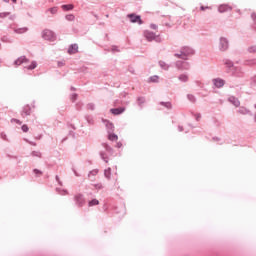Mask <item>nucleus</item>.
<instances>
[{"instance_id": "423d86ee", "label": "nucleus", "mask_w": 256, "mask_h": 256, "mask_svg": "<svg viewBox=\"0 0 256 256\" xmlns=\"http://www.w3.org/2000/svg\"><path fill=\"white\" fill-rule=\"evenodd\" d=\"M125 112V107H120V108H112L110 110V113L112 115H121V113H124Z\"/></svg>"}, {"instance_id": "2eb2a0df", "label": "nucleus", "mask_w": 256, "mask_h": 256, "mask_svg": "<svg viewBox=\"0 0 256 256\" xmlns=\"http://www.w3.org/2000/svg\"><path fill=\"white\" fill-rule=\"evenodd\" d=\"M230 101L233 103V105H235V107H239V105H241L237 98H230Z\"/></svg>"}, {"instance_id": "4be33fe9", "label": "nucleus", "mask_w": 256, "mask_h": 256, "mask_svg": "<svg viewBox=\"0 0 256 256\" xmlns=\"http://www.w3.org/2000/svg\"><path fill=\"white\" fill-rule=\"evenodd\" d=\"M26 32H27V28H20L16 30V33H26Z\"/></svg>"}, {"instance_id": "f8f14e48", "label": "nucleus", "mask_w": 256, "mask_h": 256, "mask_svg": "<svg viewBox=\"0 0 256 256\" xmlns=\"http://www.w3.org/2000/svg\"><path fill=\"white\" fill-rule=\"evenodd\" d=\"M214 85L215 87H223V85H225V81L221 80V79H215L214 80Z\"/></svg>"}, {"instance_id": "9b49d317", "label": "nucleus", "mask_w": 256, "mask_h": 256, "mask_svg": "<svg viewBox=\"0 0 256 256\" xmlns=\"http://www.w3.org/2000/svg\"><path fill=\"white\" fill-rule=\"evenodd\" d=\"M178 79L179 81H182V83H187V81H189V76L187 74H181Z\"/></svg>"}, {"instance_id": "6ab92c4d", "label": "nucleus", "mask_w": 256, "mask_h": 256, "mask_svg": "<svg viewBox=\"0 0 256 256\" xmlns=\"http://www.w3.org/2000/svg\"><path fill=\"white\" fill-rule=\"evenodd\" d=\"M67 21H75V16L73 14H69L66 16Z\"/></svg>"}, {"instance_id": "f3484780", "label": "nucleus", "mask_w": 256, "mask_h": 256, "mask_svg": "<svg viewBox=\"0 0 256 256\" xmlns=\"http://www.w3.org/2000/svg\"><path fill=\"white\" fill-rule=\"evenodd\" d=\"M89 207H94V205H99V200L93 199L88 203Z\"/></svg>"}, {"instance_id": "1a4fd4ad", "label": "nucleus", "mask_w": 256, "mask_h": 256, "mask_svg": "<svg viewBox=\"0 0 256 256\" xmlns=\"http://www.w3.org/2000/svg\"><path fill=\"white\" fill-rule=\"evenodd\" d=\"M14 63L15 65H23V63H29V60L25 56H22L18 58Z\"/></svg>"}, {"instance_id": "cd10ccee", "label": "nucleus", "mask_w": 256, "mask_h": 256, "mask_svg": "<svg viewBox=\"0 0 256 256\" xmlns=\"http://www.w3.org/2000/svg\"><path fill=\"white\" fill-rule=\"evenodd\" d=\"M12 123H17L18 125H21L20 120H17V119H13V120H12Z\"/></svg>"}, {"instance_id": "dca6fc26", "label": "nucleus", "mask_w": 256, "mask_h": 256, "mask_svg": "<svg viewBox=\"0 0 256 256\" xmlns=\"http://www.w3.org/2000/svg\"><path fill=\"white\" fill-rule=\"evenodd\" d=\"M104 175L107 179H111V168L106 169Z\"/></svg>"}, {"instance_id": "7c9ffc66", "label": "nucleus", "mask_w": 256, "mask_h": 256, "mask_svg": "<svg viewBox=\"0 0 256 256\" xmlns=\"http://www.w3.org/2000/svg\"><path fill=\"white\" fill-rule=\"evenodd\" d=\"M7 14H0V17H5Z\"/></svg>"}, {"instance_id": "7ed1b4c3", "label": "nucleus", "mask_w": 256, "mask_h": 256, "mask_svg": "<svg viewBox=\"0 0 256 256\" xmlns=\"http://www.w3.org/2000/svg\"><path fill=\"white\" fill-rule=\"evenodd\" d=\"M74 199L79 207H83V205H85V198H83V194H77Z\"/></svg>"}, {"instance_id": "aec40b11", "label": "nucleus", "mask_w": 256, "mask_h": 256, "mask_svg": "<svg viewBox=\"0 0 256 256\" xmlns=\"http://www.w3.org/2000/svg\"><path fill=\"white\" fill-rule=\"evenodd\" d=\"M37 67V62H32L30 66L27 67V69L33 70Z\"/></svg>"}, {"instance_id": "f03ea898", "label": "nucleus", "mask_w": 256, "mask_h": 256, "mask_svg": "<svg viewBox=\"0 0 256 256\" xmlns=\"http://www.w3.org/2000/svg\"><path fill=\"white\" fill-rule=\"evenodd\" d=\"M42 37L46 41H55V34L51 30H44Z\"/></svg>"}, {"instance_id": "4468645a", "label": "nucleus", "mask_w": 256, "mask_h": 256, "mask_svg": "<svg viewBox=\"0 0 256 256\" xmlns=\"http://www.w3.org/2000/svg\"><path fill=\"white\" fill-rule=\"evenodd\" d=\"M63 11H71L73 9V4H67V5H62Z\"/></svg>"}, {"instance_id": "412c9836", "label": "nucleus", "mask_w": 256, "mask_h": 256, "mask_svg": "<svg viewBox=\"0 0 256 256\" xmlns=\"http://www.w3.org/2000/svg\"><path fill=\"white\" fill-rule=\"evenodd\" d=\"M150 81H151L152 83H157V81H159V76H152V77L150 78Z\"/></svg>"}, {"instance_id": "9d476101", "label": "nucleus", "mask_w": 256, "mask_h": 256, "mask_svg": "<svg viewBox=\"0 0 256 256\" xmlns=\"http://www.w3.org/2000/svg\"><path fill=\"white\" fill-rule=\"evenodd\" d=\"M144 35L147 41H153V39H155V34L153 32L146 31Z\"/></svg>"}, {"instance_id": "6e6552de", "label": "nucleus", "mask_w": 256, "mask_h": 256, "mask_svg": "<svg viewBox=\"0 0 256 256\" xmlns=\"http://www.w3.org/2000/svg\"><path fill=\"white\" fill-rule=\"evenodd\" d=\"M227 47H229V43L227 42V39L225 38L220 39V49L222 51H225L227 50Z\"/></svg>"}, {"instance_id": "f257e3e1", "label": "nucleus", "mask_w": 256, "mask_h": 256, "mask_svg": "<svg viewBox=\"0 0 256 256\" xmlns=\"http://www.w3.org/2000/svg\"><path fill=\"white\" fill-rule=\"evenodd\" d=\"M192 54H193V50H191V48L184 47L182 48V51L180 54H175V57H179L180 59H187V56Z\"/></svg>"}, {"instance_id": "5701e85b", "label": "nucleus", "mask_w": 256, "mask_h": 256, "mask_svg": "<svg viewBox=\"0 0 256 256\" xmlns=\"http://www.w3.org/2000/svg\"><path fill=\"white\" fill-rule=\"evenodd\" d=\"M22 131L24 132V133H27V131H29V126H27V125H23L22 126Z\"/></svg>"}, {"instance_id": "ddd939ff", "label": "nucleus", "mask_w": 256, "mask_h": 256, "mask_svg": "<svg viewBox=\"0 0 256 256\" xmlns=\"http://www.w3.org/2000/svg\"><path fill=\"white\" fill-rule=\"evenodd\" d=\"M108 139L109 141H118L119 136H117V134H109Z\"/></svg>"}, {"instance_id": "39448f33", "label": "nucleus", "mask_w": 256, "mask_h": 256, "mask_svg": "<svg viewBox=\"0 0 256 256\" xmlns=\"http://www.w3.org/2000/svg\"><path fill=\"white\" fill-rule=\"evenodd\" d=\"M31 109H35V106L34 105H26L24 108H23V111H22V117H28V115H31Z\"/></svg>"}, {"instance_id": "a211bd4d", "label": "nucleus", "mask_w": 256, "mask_h": 256, "mask_svg": "<svg viewBox=\"0 0 256 256\" xmlns=\"http://www.w3.org/2000/svg\"><path fill=\"white\" fill-rule=\"evenodd\" d=\"M177 67L178 69H189V65L187 63H183V66L181 67L179 62L177 63Z\"/></svg>"}, {"instance_id": "a878e982", "label": "nucleus", "mask_w": 256, "mask_h": 256, "mask_svg": "<svg viewBox=\"0 0 256 256\" xmlns=\"http://www.w3.org/2000/svg\"><path fill=\"white\" fill-rule=\"evenodd\" d=\"M35 175H43V173L40 170L34 169Z\"/></svg>"}, {"instance_id": "b1692460", "label": "nucleus", "mask_w": 256, "mask_h": 256, "mask_svg": "<svg viewBox=\"0 0 256 256\" xmlns=\"http://www.w3.org/2000/svg\"><path fill=\"white\" fill-rule=\"evenodd\" d=\"M219 11L220 13H223V11H227V6H220Z\"/></svg>"}, {"instance_id": "bb28decb", "label": "nucleus", "mask_w": 256, "mask_h": 256, "mask_svg": "<svg viewBox=\"0 0 256 256\" xmlns=\"http://www.w3.org/2000/svg\"><path fill=\"white\" fill-rule=\"evenodd\" d=\"M50 12H51L53 15H55V13H57V8H51V9H50Z\"/></svg>"}, {"instance_id": "473e14b6", "label": "nucleus", "mask_w": 256, "mask_h": 256, "mask_svg": "<svg viewBox=\"0 0 256 256\" xmlns=\"http://www.w3.org/2000/svg\"><path fill=\"white\" fill-rule=\"evenodd\" d=\"M106 149L109 150V146L106 145Z\"/></svg>"}, {"instance_id": "c756f323", "label": "nucleus", "mask_w": 256, "mask_h": 256, "mask_svg": "<svg viewBox=\"0 0 256 256\" xmlns=\"http://www.w3.org/2000/svg\"><path fill=\"white\" fill-rule=\"evenodd\" d=\"M250 51H256V47L250 48Z\"/></svg>"}, {"instance_id": "72a5a7b5", "label": "nucleus", "mask_w": 256, "mask_h": 256, "mask_svg": "<svg viewBox=\"0 0 256 256\" xmlns=\"http://www.w3.org/2000/svg\"><path fill=\"white\" fill-rule=\"evenodd\" d=\"M102 159H105V156L102 155Z\"/></svg>"}, {"instance_id": "20e7f679", "label": "nucleus", "mask_w": 256, "mask_h": 256, "mask_svg": "<svg viewBox=\"0 0 256 256\" xmlns=\"http://www.w3.org/2000/svg\"><path fill=\"white\" fill-rule=\"evenodd\" d=\"M131 23H139V25H141L143 23V21L141 20V16H137L135 14H130L128 15Z\"/></svg>"}, {"instance_id": "c85d7f7f", "label": "nucleus", "mask_w": 256, "mask_h": 256, "mask_svg": "<svg viewBox=\"0 0 256 256\" xmlns=\"http://www.w3.org/2000/svg\"><path fill=\"white\" fill-rule=\"evenodd\" d=\"M165 66V62H160V67H164Z\"/></svg>"}, {"instance_id": "393cba45", "label": "nucleus", "mask_w": 256, "mask_h": 256, "mask_svg": "<svg viewBox=\"0 0 256 256\" xmlns=\"http://www.w3.org/2000/svg\"><path fill=\"white\" fill-rule=\"evenodd\" d=\"M240 113H243V115H245V114L249 113V110L242 108V109L240 110Z\"/></svg>"}, {"instance_id": "f704fd0d", "label": "nucleus", "mask_w": 256, "mask_h": 256, "mask_svg": "<svg viewBox=\"0 0 256 256\" xmlns=\"http://www.w3.org/2000/svg\"><path fill=\"white\" fill-rule=\"evenodd\" d=\"M118 147H121V145H120V144H118Z\"/></svg>"}, {"instance_id": "2f4dec72", "label": "nucleus", "mask_w": 256, "mask_h": 256, "mask_svg": "<svg viewBox=\"0 0 256 256\" xmlns=\"http://www.w3.org/2000/svg\"><path fill=\"white\" fill-rule=\"evenodd\" d=\"M201 9H202V11H205V8L203 6L201 7Z\"/></svg>"}, {"instance_id": "0eeeda50", "label": "nucleus", "mask_w": 256, "mask_h": 256, "mask_svg": "<svg viewBox=\"0 0 256 256\" xmlns=\"http://www.w3.org/2000/svg\"><path fill=\"white\" fill-rule=\"evenodd\" d=\"M78 51H79V46L77 44L71 45L68 49L69 55H75V53H78Z\"/></svg>"}]
</instances>
